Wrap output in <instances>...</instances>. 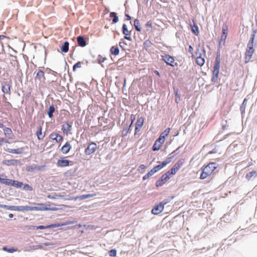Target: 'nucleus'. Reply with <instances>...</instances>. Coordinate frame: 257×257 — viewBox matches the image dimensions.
Instances as JSON below:
<instances>
[{
  "instance_id": "nucleus-1",
  "label": "nucleus",
  "mask_w": 257,
  "mask_h": 257,
  "mask_svg": "<svg viewBox=\"0 0 257 257\" xmlns=\"http://www.w3.org/2000/svg\"><path fill=\"white\" fill-rule=\"evenodd\" d=\"M218 167V164L211 162L206 165H204L201 169V173L200 179L203 180L215 174V170Z\"/></svg>"
},
{
  "instance_id": "nucleus-2",
  "label": "nucleus",
  "mask_w": 257,
  "mask_h": 257,
  "mask_svg": "<svg viewBox=\"0 0 257 257\" xmlns=\"http://www.w3.org/2000/svg\"><path fill=\"white\" fill-rule=\"evenodd\" d=\"M170 162L169 159H167L166 161L162 162L160 165H157L153 167L147 174H146L143 177V179L145 180L148 179L150 177L153 175L155 173L158 172L159 170L162 169L163 167L166 166Z\"/></svg>"
},
{
  "instance_id": "nucleus-3",
  "label": "nucleus",
  "mask_w": 257,
  "mask_h": 257,
  "mask_svg": "<svg viewBox=\"0 0 257 257\" xmlns=\"http://www.w3.org/2000/svg\"><path fill=\"white\" fill-rule=\"evenodd\" d=\"M205 51L204 49H197L196 52V63L200 66H202L205 63Z\"/></svg>"
},
{
  "instance_id": "nucleus-4",
  "label": "nucleus",
  "mask_w": 257,
  "mask_h": 257,
  "mask_svg": "<svg viewBox=\"0 0 257 257\" xmlns=\"http://www.w3.org/2000/svg\"><path fill=\"white\" fill-rule=\"evenodd\" d=\"M73 223V222L72 221H67L64 223H60V224H53L51 225H48L47 226H44V225H39V226H34L32 227V228L34 229H47V228H55V227H58L60 226L67 225L69 224H71Z\"/></svg>"
},
{
  "instance_id": "nucleus-5",
  "label": "nucleus",
  "mask_w": 257,
  "mask_h": 257,
  "mask_svg": "<svg viewBox=\"0 0 257 257\" xmlns=\"http://www.w3.org/2000/svg\"><path fill=\"white\" fill-rule=\"evenodd\" d=\"M173 175L168 171L165 174H163L160 179L157 181L156 186L157 187H161L165 184Z\"/></svg>"
},
{
  "instance_id": "nucleus-6",
  "label": "nucleus",
  "mask_w": 257,
  "mask_h": 257,
  "mask_svg": "<svg viewBox=\"0 0 257 257\" xmlns=\"http://www.w3.org/2000/svg\"><path fill=\"white\" fill-rule=\"evenodd\" d=\"M184 163L185 159H181L179 160L169 171L173 176L183 166Z\"/></svg>"
},
{
  "instance_id": "nucleus-7",
  "label": "nucleus",
  "mask_w": 257,
  "mask_h": 257,
  "mask_svg": "<svg viewBox=\"0 0 257 257\" xmlns=\"http://www.w3.org/2000/svg\"><path fill=\"white\" fill-rule=\"evenodd\" d=\"M168 203V201L160 202L156 205L152 210V213L155 215H158L160 213L164 208V205Z\"/></svg>"
},
{
  "instance_id": "nucleus-8",
  "label": "nucleus",
  "mask_w": 257,
  "mask_h": 257,
  "mask_svg": "<svg viewBox=\"0 0 257 257\" xmlns=\"http://www.w3.org/2000/svg\"><path fill=\"white\" fill-rule=\"evenodd\" d=\"M162 59L166 63L167 65L171 66H175L177 65V63L175 62V59L173 57L168 55L165 54L162 56Z\"/></svg>"
},
{
  "instance_id": "nucleus-9",
  "label": "nucleus",
  "mask_w": 257,
  "mask_h": 257,
  "mask_svg": "<svg viewBox=\"0 0 257 257\" xmlns=\"http://www.w3.org/2000/svg\"><path fill=\"white\" fill-rule=\"evenodd\" d=\"M72 165V162L65 159L64 158H61L58 159L57 162V166L59 167H65Z\"/></svg>"
},
{
  "instance_id": "nucleus-10",
  "label": "nucleus",
  "mask_w": 257,
  "mask_h": 257,
  "mask_svg": "<svg viewBox=\"0 0 257 257\" xmlns=\"http://www.w3.org/2000/svg\"><path fill=\"white\" fill-rule=\"evenodd\" d=\"M97 146L95 143L93 142L89 143L88 147L85 150V153L86 155H90L94 153L97 150Z\"/></svg>"
},
{
  "instance_id": "nucleus-11",
  "label": "nucleus",
  "mask_w": 257,
  "mask_h": 257,
  "mask_svg": "<svg viewBox=\"0 0 257 257\" xmlns=\"http://www.w3.org/2000/svg\"><path fill=\"white\" fill-rule=\"evenodd\" d=\"M49 138L58 144H61L63 140V138L62 136L56 132H52L49 135Z\"/></svg>"
},
{
  "instance_id": "nucleus-12",
  "label": "nucleus",
  "mask_w": 257,
  "mask_h": 257,
  "mask_svg": "<svg viewBox=\"0 0 257 257\" xmlns=\"http://www.w3.org/2000/svg\"><path fill=\"white\" fill-rule=\"evenodd\" d=\"M61 130L64 134L66 135L67 136L69 134H71V133L72 130V126L69 124L68 122H65L62 125Z\"/></svg>"
},
{
  "instance_id": "nucleus-13",
  "label": "nucleus",
  "mask_w": 257,
  "mask_h": 257,
  "mask_svg": "<svg viewBox=\"0 0 257 257\" xmlns=\"http://www.w3.org/2000/svg\"><path fill=\"white\" fill-rule=\"evenodd\" d=\"M254 49H246L245 53V63H247L250 61L253 54L254 53Z\"/></svg>"
},
{
  "instance_id": "nucleus-14",
  "label": "nucleus",
  "mask_w": 257,
  "mask_h": 257,
  "mask_svg": "<svg viewBox=\"0 0 257 257\" xmlns=\"http://www.w3.org/2000/svg\"><path fill=\"white\" fill-rule=\"evenodd\" d=\"M37 206H31V211H46L45 203H38Z\"/></svg>"
},
{
  "instance_id": "nucleus-15",
  "label": "nucleus",
  "mask_w": 257,
  "mask_h": 257,
  "mask_svg": "<svg viewBox=\"0 0 257 257\" xmlns=\"http://www.w3.org/2000/svg\"><path fill=\"white\" fill-rule=\"evenodd\" d=\"M256 31H254L253 34L251 35V37L250 40H249L246 49H254L253 48V42L255 36Z\"/></svg>"
},
{
  "instance_id": "nucleus-16",
  "label": "nucleus",
  "mask_w": 257,
  "mask_h": 257,
  "mask_svg": "<svg viewBox=\"0 0 257 257\" xmlns=\"http://www.w3.org/2000/svg\"><path fill=\"white\" fill-rule=\"evenodd\" d=\"M19 163V161L17 160H5L3 161V164L7 166L16 165Z\"/></svg>"
},
{
  "instance_id": "nucleus-17",
  "label": "nucleus",
  "mask_w": 257,
  "mask_h": 257,
  "mask_svg": "<svg viewBox=\"0 0 257 257\" xmlns=\"http://www.w3.org/2000/svg\"><path fill=\"white\" fill-rule=\"evenodd\" d=\"M2 91L4 93L9 94L11 93V86L9 83L5 82L2 86Z\"/></svg>"
},
{
  "instance_id": "nucleus-18",
  "label": "nucleus",
  "mask_w": 257,
  "mask_h": 257,
  "mask_svg": "<svg viewBox=\"0 0 257 257\" xmlns=\"http://www.w3.org/2000/svg\"><path fill=\"white\" fill-rule=\"evenodd\" d=\"M71 149V146L70 143L67 142L61 148V151L63 154H66L69 152Z\"/></svg>"
},
{
  "instance_id": "nucleus-19",
  "label": "nucleus",
  "mask_w": 257,
  "mask_h": 257,
  "mask_svg": "<svg viewBox=\"0 0 257 257\" xmlns=\"http://www.w3.org/2000/svg\"><path fill=\"white\" fill-rule=\"evenodd\" d=\"M45 208L48 209H46V211H57L58 210V208L57 207V205L51 203L46 204Z\"/></svg>"
},
{
  "instance_id": "nucleus-20",
  "label": "nucleus",
  "mask_w": 257,
  "mask_h": 257,
  "mask_svg": "<svg viewBox=\"0 0 257 257\" xmlns=\"http://www.w3.org/2000/svg\"><path fill=\"white\" fill-rule=\"evenodd\" d=\"M15 211H31V206H15Z\"/></svg>"
},
{
  "instance_id": "nucleus-21",
  "label": "nucleus",
  "mask_w": 257,
  "mask_h": 257,
  "mask_svg": "<svg viewBox=\"0 0 257 257\" xmlns=\"http://www.w3.org/2000/svg\"><path fill=\"white\" fill-rule=\"evenodd\" d=\"M2 177H6L5 174H0V183L10 186L12 179L3 178Z\"/></svg>"
},
{
  "instance_id": "nucleus-22",
  "label": "nucleus",
  "mask_w": 257,
  "mask_h": 257,
  "mask_svg": "<svg viewBox=\"0 0 257 257\" xmlns=\"http://www.w3.org/2000/svg\"><path fill=\"white\" fill-rule=\"evenodd\" d=\"M36 135L38 139L40 141L43 139L45 137V134L42 133V128L41 126H39L38 128V130L36 132Z\"/></svg>"
},
{
  "instance_id": "nucleus-23",
  "label": "nucleus",
  "mask_w": 257,
  "mask_h": 257,
  "mask_svg": "<svg viewBox=\"0 0 257 257\" xmlns=\"http://www.w3.org/2000/svg\"><path fill=\"white\" fill-rule=\"evenodd\" d=\"M7 151L10 153L20 154L23 153L24 149L23 148H18L17 149H8Z\"/></svg>"
},
{
  "instance_id": "nucleus-24",
  "label": "nucleus",
  "mask_w": 257,
  "mask_h": 257,
  "mask_svg": "<svg viewBox=\"0 0 257 257\" xmlns=\"http://www.w3.org/2000/svg\"><path fill=\"white\" fill-rule=\"evenodd\" d=\"M144 118L143 117L138 118L136 124V131L139 130L142 127L144 123Z\"/></svg>"
},
{
  "instance_id": "nucleus-25",
  "label": "nucleus",
  "mask_w": 257,
  "mask_h": 257,
  "mask_svg": "<svg viewBox=\"0 0 257 257\" xmlns=\"http://www.w3.org/2000/svg\"><path fill=\"white\" fill-rule=\"evenodd\" d=\"M219 72V69H214L212 72V81L213 82H215L217 81L218 77V74Z\"/></svg>"
},
{
  "instance_id": "nucleus-26",
  "label": "nucleus",
  "mask_w": 257,
  "mask_h": 257,
  "mask_svg": "<svg viewBox=\"0 0 257 257\" xmlns=\"http://www.w3.org/2000/svg\"><path fill=\"white\" fill-rule=\"evenodd\" d=\"M77 40L79 46L81 47H85L86 45V41L84 40L83 37L80 36L78 37Z\"/></svg>"
},
{
  "instance_id": "nucleus-27",
  "label": "nucleus",
  "mask_w": 257,
  "mask_h": 257,
  "mask_svg": "<svg viewBox=\"0 0 257 257\" xmlns=\"http://www.w3.org/2000/svg\"><path fill=\"white\" fill-rule=\"evenodd\" d=\"M95 196H96V193L84 194V195H82L80 196L77 197L76 199H79V200H84L87 198H88L93 197Z\"/></svg>"
},
{
  "instance_id": "nucleus-28",
  "label": "nucleus",
  "mask_w": 257,
  "mask_h": 257,
  "mask_svg": "<svg viewBox=\"0 0 257 257\" xmlns=\"http://www.w3.org/2000/svg\"><path fill=\"white\" fill-rule=\"evenodd\" d=\"M36 79L41 80L42 79L45 80V73L42 70L39 69L37 73Z\"/></svg>"
},
{
  "instance_id": "nucleus-29",
  "label": "nucleus",
  "mask_w": 257,
  "mask_h": 257,
  "mask_svg": "<svg viewBox=\"0 0 257 257\" xmlns=\"http://www.w3.org/2000/svg\"><path fill=\"white\" fill-rule=\"evenodd\" d=\"M23 185V184L21 182H19L16 180H12L10 186H15L17 188H21Z\"/></svg>"
},
{
  "instance_id": "nucleus-30",
  "label": "nucleus",
  "mask_w": 257,
  "mask_h": 257,
  "mask_svg": "<svg viewBox=\"0 0 257 257\" xmlns=\"http://www.w3.org/2000/svg\"><path fill=\"white\" fill-rule=\"evenodd\" d=\"M228 29L226 26L222 28V32L221 36V40L225 41L227 37Z\"/></svg>"
},
{
  "instance_id": "nucleus-31",
  "label": "nucleus",
  "mask_w": 257,
  "mask_h": 257,
  "mask_svg": "<svg viewBox=\"0 0 257 257\" xmlns=\"http://www.w3.org/2000/svg\"><path fill=\"white\" fill-rule=\"evenodd\" d=\"M162 144L159 142V141L156 140L152 147V150L154 151H158L161 148Z\"/></svg>"
},
{
  "instance_id": "nucleus-32",
  "label": "nucleus",
  "mask_w": 257,
  "mask_h": 257,
  "mask_svg": "<svg viewBox=\"0 0 257 257\" xmlns=\"http://www.w3.org/2000/svg\"><path fill=\"white\" fill-rule=\"evenodd\" d=\"M253 177H257V173L255 171H252L251 172H250L245 175V178L247 180H250L251 179V178Z\"/></svg>"
},
{
  "instance_id": "nucleus-33",
  "label": "nucleus",
  "mask_w": 257,
  "mask_h": 257,
  "mask_svg": "<svg viewBox=\"0 0 257 257\" xmlns=\"http://www.w3.org/2000/svg\"><path fill=\"white\" fill-rule=\"evenodd\" d=\"M69 44L68 42L66 41L64 43L63 45L61 47V50L62 52L67 53L69 50Z\"/></svg>"
},
{
  "instance_id": "nucleus-34",
  "label": "nucleus",
  "mask_w": 257,
  "mask_h": 257,
  "mask_svg": "<svg viewBox=\"0 0 257 257\" xmlns=\"http://www.w3.org/2000/svg\"><path fill=\"white\" fill-rule=\"evenodd\" d=\"M110 52L111 54L116 56L119 54V51L117 46H112L110 48Z\"/></svg>"
},
{
  "instance_id": "nucleus-35",
  "label": "nucleus",
  "mask_w": 257,
  "mask_h": 257,
  "mask_svg": "<svg viewBox=\"0 0 257 257\" xmlns=\"http://www.w3.org/2000/svg\"><path fill=\"white\" fill-rule=\"evenodd\" d=\"M110 17L113 18L112 22L113 23H116L118 22V19L117 16H116V14L114 12H111L109 14Z\"/></svg>"
},
{
  "instance_id": "nucleus-36",
  "label": "nucleus",
  "mask_w": 257,
  "mask_h": 257,
  "mask_svg": "<svg viewBox=\"0 0 257 257\" xmlns=\"http://www.w3.org/2000/svg\"><path fill=\"white\" fill-rule=\"evenodd\" d=\"M3 250L6 251H7L10 253H13L14 252L17 251L18 249L17 248L11 247L8 248L7 246H4L3 247Z\"/></svg>"
},
{
  "instance_id": "nucleus-37",
  "label": "nucleus",
  "mask_w": 257,
  "mask_h": 257,
  "mask_svg": "<svg viewBox=\"0 0 257 257\" xmlns=\"http://www.w3.org/2000/svg\"><path fill=\"white\" fill-rule=\"evenodd\" d=\"M122 30H123V33L124 35H125L124 39L126 40H128V36H127V26L126 24H123L122 26Z\"/></svg>"
},
{
  "instance_id": "nucleus-38",
  "label": "nucleus",
  "mask_w": 257,
  "mask_h": 257,
  "mask_svg": "<svg viewBox=\"0 0 257 257\" xmlns=\"http://www.w3.org/2000/svg\"><path fill=\"white\" fill-rule=\"evenodd\" d=\"M55 111V107L54 105H52L50 106L49 111L48 112V116L50 118H51L53 116V113Z\"/></svg>"
},
{
  "instance_id": "nucleus-39",
  "label": "nucleus",
  "mask_w": 257,
  "mask_h": 257,
  "mask_svg": "<svg viewBox=\"0 0 257 257\" xmlns=\"http://www.w3.org/2000/svg\"><path fill=\"white\" fill-rule=\"evenodd\" d=\"M0 208H4L7 210L15 211V206H8L4 204H0Z\"/></svg>"
},
{
  "instance_id": "nucleus-40",
  "label": "nucleus",
  "mask_w": 257,
  "mask_h": 257,
  "mask_svg": "<svg viewBox=\"0 0 257 257\" xmlns=\"http://www.w3.org/2000/svg\"><path fill=\"white\" fill-rule=\"evenodd\" d=\"M170 132V128L168 127L166 128L163 133H162L160 136H163V138H165V139L166 137L169 135Z\"/></svg>"
},
{
  "instance_id": "nucleus-41",
  "label": "nucleus",
  "mask_w": 257,
  "mask_h": 257,
  "mask_svg": "<svg viewBox=\"0 0 257 257\" xmlns=\"http://www.w3.org/2000/svg\"><path fill=\"white\" fill-rule=\"evenodd\" d=\"M119 46L123 50H126L127 49V44L124 42L123 40H121L119 42Z\"/></svg>"
},
{
  "instance_id": "nucleus-42",
  "label": "nucleus",
  "mask_w": 257,
  "mask_h": 257,
  "mask_svg": "<svg viewBox=\"0 0 257 257\" xmlns=\"http://www.w3.org/2000/svg\"><path fill=\"white\" fill-rule=\"evenodd\" d=\"M134 26H135L137 31H141L140 25V22H139V20H135Z\"/></svg>"
},
{
  "instance_id": "nucleus-43",
  "label": "nucleus",
  "mask_w": 257,
  "mask_h": 257,
  "mask_svg": "<svg viewBox=\"0 0 257 257\" xmlns=\"http://www.w3.org/2000/svg\"><path fill=\"white\" fill-rule=\"evenodd\" d=\"M81 64L82 62H78L76 63L75 65H74L73 67V70L74 71H75L77 68H79L81 67Z\"/></svg>"
},
{
  "instance_id": "nucleus-44",
  "label": "nucleus",
  "mask_w": 257,
  "mask_h": 257,
  "mask_svg": "<svg viewBox=\"0 0 257 257\" xmlns=\"http://www.w3.org/2000/svg\"><path fill=\"white\" fill-rule=\"evenodd\" d=\"M106 59L105 57L99 55L97 58V61L99 64H101V63L104 62Z\"/></svg>"
},
{
  "instance_id": "nucleus-45",
  "label": "nucleus",
  "mask_w": 257,
  "mask_h": 257,
  "mask_svg": "<svg viewBox=\"0 0 257 257\" xmlns=\"http://www.w3.org/2000/svg\"><path fill=\"white\" fill-rule=\"evenodd\" d=\"M192 32L195 34L196 35H198L199 33L198 28L197 26H193L192 27Z\"/></svg>"
},
{
  "instance_id": "nucleus-46",
  "label": "nucleus",
  "mask_w": 257,
  "mask_h": 257,
  "mask_svg": "<svg viewBox=\"0 0 257 257\" xmlns=\"http://www.w3.org/2000/svg\"><path fill=\"white\" fill-rule=\"evenodd\" d=\"M108 254L110 256H116V250L115 249H111L109 251Z\"/></svg>"
},
{
  "instance_id": "nucleus-47",
  "label": "nucleus",
  "mask_w": 257,
  "mask_h": 257,
  "mask_svg": "<svg viewBox=\"0 0 257 257\" xmlns=\"http://www.w3.org/2000/svg\"><path fill=\"white\" fill-rule=\"evenodd\" d=\"M4 133L6 135H10L12 134V131L11 128L6 127L4 130Z\"/></svg>"
},
{
  "instance_id": "nucleus-48",
  "label": "nucleus",
  "mask_w": 257,
  "mask_h": 257,
  "mask_svg": "<svg viewBox=\"0 0 257 257\" xmlns=\"http://www.w3.org/2000/svg\"><path fill=\"white\" fill-rule=\"evenodd\" d=\"M24 188L26 190H30V191L32 190V189H33V188L31 186L29 185L28 184L24 185Z\"/></svg>"
},
{
  "instance_id": "nucleus-49",
  "label": "nucleus",
  "mask_w": 257,
  "mask_h": 257,
  "mask_svg": "<svg viewBox=\"0 0 257 257\" xmlns=\"http://www.w3.org/2000/svg\"><path fill=\"white\" fill-rule=\"evenodd\" d=\"M157 141H159V142L162 143V144L164 143L165 139V138H163V136H159V138L157 140Z\"/></svg>"
},
{
  "instance_id": "nucleus-50",
  "label": "nucleus",
  "mask_w": 257,
  "mask_h": 257,
  "mask_svg": "<svg viewBox=\"0 0 257 257\" xmlns=\"http://www.w3.org/2000/svg\"><path fill=\"white\" fill-rule=\"evenodd\" d=\"M128 133V129L125 128L122 131V135L123 136H126Z\"/></svg>"
},
{
  "instance_id": "nucleus-51",
  "label": "nucleus",
  "mask_w": 257,
  "mask_h": 257,
  "mask_svg": "<svg viewBox=\"0 0 257 257\" xmlns=\"http://www.w3.org/2000/svg\"><path fill=\"white\" fill-rule=\"evenodd\" d=\"M147 168V167L144 165V164H142V165H141L139 167V170L140 171V170H145L146 168Z\"/></svg>"
},
{
  "instance_id": "nucleus-52",
  "label": "nucleus",
  "mask_w": 257,
  "mask_h": 257,
  "mask_svg": "<svg viewBox=\"0 0 257 257\" xmlns=\"http://www.w3.org/2000/svg\"><path fill=\"white\" fill-rule=\"evenodd\" d=\"M7 37L4 35H0V43L1 45L3 47V43L2 42V40L6 38Z\"/></svg>"
},
{
  "instance_id": "nucleus-53",
  "label": "nucleus",
  "mask_w": 257,
  "mask_h": 257,
  "mask_svg": "<svg viewBox=\"0 0 257 257\" xmlns=\"http://www.w3.org/2000/svg\"><path fill=\"white\" fill-rule=\"evenodd\" d=\"M34 249H42L43 246L41 245H38L33 246Z\"/></svg>"
},
{
  "instance_id": "nucleus-54",
  "label": "nucleus",
  "mask_w": 257,
  "mask_h": 257,
  "mask_svg": "<svg viewBox=\"0 0 257 257\" xmlns=\"http://www.w3.org/2000/svg\"><path fill=\"white\" fill-rule=\"evenodd\" d=\"M214 69H220V64L215 63L214 66L213 67Z\"/></svg>"
},
{
  "instance_id": "nucleus-55",
  "label": "nucleus",
  "mask_w": 257,
  "mask_h": 257,
  "mask_svg": "<svg viewBox=\"0 0 257 257\" xmlns=\"http://www.w3.org/2000/svg\"><path fill=\"white\" fill-rule=\"evenodd\" d=\"M220 56H217L215 59V63L220 64Z\"/></svg>"
},
{
  "instance_id": "nucleus-56",
  "label": "nucleus",
  "mask_w": 257,
  "mask_h": 257,
  "mask_svg": "<svg viewBox=\"0 0 257 257\" xmlns=\"http://www.w3.org/2000/svg\"><path fill=\"white\" fill-rule=\"evenodd\" d=\"M188 51L191 54H193V48L191 45H190L189 47Z\"/></svg>"
},
{
  "instance_id": "nucleus-57",
  "label": "nucleus",
  "mask_w": 257,
  "mask_h": 257,
  "mask_svg": "<svg viewBox=\"0 0 257 257\" xmlns=\"http://www.w3.org/2000/svg\"><path fill=\"white\" fill-rule=\"evenodd\" d=\"M146 25L148 27L152 28V22L150 21L148 22Z\"/></svg>"
},
{
  "instance_id": "nucleus-58",
  "label": "nucleus",
  "mask_w": 257,
  "mask_h": 257,
  "mask_svg": "<svg viewBox=\"0 0 257 257\" xmlns=\"http://www.w3.org/2000/svg\"><path fill=\"white\" fill-rule=\"evenodd\" d=\"M5 142V139L4 138H0V146Z\"/></svg>"
},
{
  "instance_id": "nucleus-59",
  "label": "nucleus",
  "mask_w": 257,
  "mask_h": 257,
  "mask_svg": "<svg viewBox=\"0 0 257 257\" xmlns=\"http://www.w3.org/2000/svg\"><path fill=\"white\" fill-rule=\"evenodd\" d=\"M154 73L157 75H158V76H160V73L159 72V71H158L157 70H155L154 71Z\"/></svg>"
},
{
  "instance_id": "nucleus-60",
  "label": "nucleus",
  "mask_w": 257,
  "mask_h": 257,
  "mask_svg": "<svg viewBox=\"0 0 257 257\" xmlns=\"http://www.w3.org/2000/svg\"><path fill=\"white\" fill-rule=\"evenodd\" d=\"M13 216H14V215H13V214H12V213H10V214H9V217L10 218H12V217H13Z\"/></svg>"
},
{
  "instance_id": "nucleus-61",
  "label": "nucleus",
  "mask_w": 257,
  "mask_h": 257,
  "mask_svg": "<svg viewBox=\"0 0 257 257\" xmlns=\"http://www.w3.org/2000/svg\"><path fill=\"white\" fill-rule=\"evenodd\" d=\"M48 198L55 199V198L54 197H51L50 195L48 196Z\"/></svg>"
},
{
  "instance_id": "nucleus-62",
  "label": "nucleus",
  "mask_w": 257,
  "mask_h": 257,
  "mask_svg": "<svg viewBox=\"0 0 257 257\" xmlns=\"http://www.w3.org/2000/svg\"><path fill=\"white\" fill-rule=\"evenodd\" d=\"M149 43H150V42H148V41H145V42H144V45H147V44H149Z\"/></svg>"
},
{
  "instance_id": "nucleus-63",
  "label": "nucleus",
  "mask_w": 257,
  "mask_h": 257,
  "mask_svg": "<svg viewBox=\"0 0 257 257\" xmlns=\"http://www.w3.org/2000/svg\"><path fill=\"white\" fill-rule=\"evenodd\" d=\"M4 127V125H3V123H1L0 122V127H2H2Z\"/></svg>"
},
{
  "instance_id": "nucleus-64",
  "label": "nucleus",
  "mask_w": 257,
  "mask_h": 257,
  "mask_svg": "<svg viewBox=\"0 0 257 257\" xmlns=\"http://www.w3.org/2000/svg\"><path fill=\"white\" fill-rule=\"evenodd\" d=\"M125 16L127 18V20H128V14H125Z\"/></svg>"
}]
</instances>
